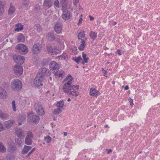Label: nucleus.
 Instances as JSON below:
<instances>
[{"label":"nucleus","mask_w":160,"mask_h":160,"mask_svg":"<svg viewBox=\"0 0 160 160\" xmlns=\"http://www.w3.org/2000/svg\"><path fill=\"white\" fill-rule=\"evenodd\" d=\"M49 79H50V80L51 81L52 80V78L51 77H49Z\"/></svg>","instance_id":"338daca9"},{"label":"nucleus","mask_w":160,"mask_h":160,"mask_svg":"<svg viewBox=\"0 0 160 160\" xmlns=\"http://www.w3.org/2000/svg\"><path fill=\"white\" fill-rule=\"evenodd\" d=\"M128 101L130 103V105L132 107L133 105V104L132 102L133 100L131 98H128Z\"/></svg>","instance_id":"3c124183"},{"label":"nucleus","mask_w":160,"mask_h":160,"mask_svg":"<svg viewBox=\"0 0 160 160\" xmlns=\"http://www.w3.org/2000/svg\"><path fill=\"white\" fill-rule=\"evenodd\" d=\"M36 29L39 32L41 31V27L39 25H37L36 26Z\"/></svg>","instance_id":"8fccbe9b"},{"label":"nucleus","mask_w":160,"mask_h":160,"mask_svg":"<svg viewBox=\"0 0 160 160\" xmlns=\"http://www.w3.org/2000/svg\"><path fill=\"white\" fill-rule=\"evenodd\" d=\"M44 139L47 143H50L52 141V138L49 135L45 137Z\"/></svg>","instance_id":"58836bf2"},{"label":"nucleus","mask_w":160,"mask_h":160,"mask_svg":"<svg viewBox=\"0 0 160 160\" xmlns=\"http://www.w3.org/2000/svg\"><path fill=\"white\" fill-rule=\"evenodd\" d=\"M85 36V32L84 31H82L80 32L78 35V38L79 39L81 40V38H84Z\"/></svg>","instance_id":"4c0bfd02"},{"label":"nucleus","mask_w":160,"mask_h":160,"mask_svg":"<svg viewBox=\"0 0 160 160\" xmlns=\"http://www.w3.org/2000/svg\"><path fill=\"white\" fill-rule=\"evenodd\" d=\"M79 0H74L73 1V4L75 5L78 3Z\"/></svg>","instance_id":"603ef678"},{"label":"nucleus","mask_w":160,"mask_h":160,"mask_svg":"<svg viewBox=\"0 0 160 160\" xmlns=\"http://www.w3.org/2000/svg\"><path fill=\"white\" fill-rule=\"evenodd\" d=\"M67 0H63V2H62V6L63 8H65L67 5Z\"/></svg>","instance_id":"c03bdc74"},{"label":"nucleus","mask_w":160,"mask_h":160,"mask_svg":"<svg viewBox=\"0 0 160 160\" xmlns=\"http://www.w3.org/2000/svg\"><path fill=\"white\" fill-rule=\"evenodd\" d=\"M14 142H8L7 144L8 150L10 152H13L15 151L16 149L14 147Z\"/></svg>","instance_id":"412c9836"},{"label":"nucleus","mask_w":160,"mask_h":160,"mask_svg":"<svg viewBox=\"0 0 160 160\" xmlns=\"http://www.w3.org/2000/svg\"><path fill=\"white\" fill-rule=\"evenodd\" d=\"M82 18H80L79 19V21L78 22V24H81L82 23Z\"/></svg>","instance_id":"864d4df0"},{"label":"nucleus","mask_w":160,"mask_h":160,"mask_svg":"<svg viewBox=\"0 0 160 160\" xmlns=\"http://www.w3.org/2000/svg\"><path fill=\"white\" fill-rule=\"evenodd\" d=\"M16 48L21 52L22 53H23V54L27 53L28 51V48L27 46L23 44H17Z\"/></svg>","instance_id":"39448f33"},{"label":"nucleus","mask_w":160,"mask_h":160,"mask_svg":"<svg viewBox=\"0 0 160 160\" xmlns=\"http://www.w3.org/2000/svg\"><path fill=\"white\" fill-rule=\"evenodd\" d=\"M72 86H73L72 88H71V90L70 89L69 90V91L68 92H71V95H68L70 97H76L78 95V93L77 92L75 91V89H74L75 88L76 89H78L79 88V85H72Z\"/></svg>","instance_id":"9b49d317"},{"label":"nucleus","mask_w":160,"mask_h":160,"mask_svg":"<svg viewBox=\"0 0 160 160\" xmlns=\"http://www.w3.org/2000/svg\"><path fill=\"white\" fill-rule=\"evenodd\" d=\"M14 73L17 75H20L23 73V68L22 67L18 65H16L14 68Z\"/></svg>","instance_id":"ddd939ff"},{"label":"nucleus","mask_w":160,"mask_h":160,"mask_svg":"<svg viewBox=\"0 0 160 160\" xmlns=\"http://www.w3.org/2000/svg\"><path fill=\"white\" fill-rule=\"evenodd\" d=\"M64 105V101H63V100H62L58 102L56 104V105L58 108L62 110L63 108Z\"/></svg>","instance_id":"a878e982"},{"label":"nucleus","mask_w":160,"mask_h":160,"mask_svg":"<svg viewBox=\"0 0 160 160\" xmlns=\"http://www.w3.org/2000/svg\"><path fill=\"white\" fill-rule=\"evenodd\" d=\"M49 90L48 91L46 92V93H48L49 92Z\"/></svg>","instance_id":"774afa93"},{"label":"nucleus","mask_w":160,"mask_h":160,"mask_svg":"<svg viewBox=\"0 0 160 160\" xmlns=\"http://www.w3.org/2000/svg\"><path fill=\"white\" fill-rule=\"evenodd\" d=\"M13 59L15 62L17 63L22 64L24 61L23 56L15 55L13 56Z\"/></svg>","instance_id":"1a4fd4ad"},{"label":"nucleus","mask_w":160,"mask_h":160,"mask_svg":"<svg viewBox=\"0 0 160 160\" xmlns=\"http://www.w3.org/2000/svg\"><path fill=\"white\" fill-rule=\"evenodd\" d=\"M89 94L90 96L95 97H97L98 95H100L99 92L93 88H91L90 89Z\"/></svg>","instance_id":"2eb2a0df"},{"label":"nucleus","mask_w":160,"mask_h":160,"mask_svg":"<svg viewBox=\"0 0 160 160\" xmlns=\"http://www.w3.org/2000/svg\"><path fill=\"white\" fill-rule=\"evenodd\" d=\"M129 89V87H128V85H127V86H126L124 88V89L125 90H128V89Z\"/></svg>","instance_id":"13d9d810"},{"label":"nucleus","mask_w":160,"mask_h":160,"mask_svg":"<svg viewBox=\"0 0 160 160\" xmlns=\"http://www.w3.org/2000/svg\"><path fill=\"white\" fill-rule=\"evenodd\" d=\"M73 79L71 76L68 74L67 78H65L64 81H63V86L62 87L63 91L67 93L68 95H71V92H68L71 88L72 87V85Z\"/></svg>","instance_id":"f257e3e1"},{"label":"nucleus","mask_w":160,"mask_h":160,"mask_svg":"<svg viewBox=\"0 0 160 160\" xmlns=\"http://www.w3.org/2000/svg\"><path fill=\"white\" fill-rule=\"evenodd\" d=\"M112 152V150L111 149H109L108 151V153H109L111 152Z\"/></svg>","instance_id":"e2e57ef3"},{"label":"nucleus","mask_w":160,"mask_h":160,"mask_svg":"<svg viewBox=\"0 0 160 160\" xmlns=\"http://www.w3.org/2000/svg\"><path fill=\"white\" fill-rule=\"evenodd\" d=\"M63 135L64 136H66L67 135L68 133L67 132H63Z\"/></svg>","instance_id":"680f3d73"},{"label":"nucleus","mask_w":160,"mask_h":160,"mask_svg":"<svg viewBox=\"0 0 160 160\" xmlns=\"http://www.w3.org/2000/svg\"><path fill=\"white\" fill-rule=\"evenodd\" d=\"M58 58L60 60H63L67 58V56L66 53H63L62 55L59 56Z\"/></svg>","instance_id":"f704fd0d"},{"label":"nucleus","mask_w":160,"mask_h":160,"mask_svg":"<svg viewBox=\"0 0 160 160\" xmlns=\"http://www.w3.org/2000/svg\"><path fill=\"white\" fill-rule=\"evenodd\" d=\"M62 18L63 20H65L69 19L70 18V12L68 11H63L62 15Z\"/></svg>","instance_id":"6ab92c4d"},{"label":"nucleus","mask_w":160,"mask_h":160,"mask_svg":"<svg viewBox=\"0 0 160 160\" xmlns=\"http://www.w3.org/2000/svg\"><path fill=\"white\" fill-rule=\"evenodd\" d=\"M54 5L57 7H59V1L58 0H55L54 1Z\"/></svg>","instance_id":"09e8293b"},{"label":"nucleus","mask_w":160,"mask_h":160,"mask_svg":"<svg viewBox=\"0 0 160 160\" xmlns=\"http://www.w3.org/2000/svg\"><path fill=\"white\" fill-rule=\"evenodd\" d=\"M62 28L61 23L60 22H57L54 26V30L55 32L58 34L60 33L62 30Z\"/></svg>","instance_id":"dca6fc26"},{"label":"nucleus","mask_w":160,"mask_h":160,"mask_svg":"<svg viewBox=\"0 0 160 160\" xmlns=\"http://www.w3.org/2000/svg\"><path fill=\"white\" fill-rule=\"evenodd\" d=\"M15 142L16 144L18 147H21L22 146L23 143L21 138H17L16 139Z\"/></svg>","instance_id":"7c9ffc66"},{"label":"nucleus","mask_w":160,"mask_h":160,"mask_svg":"<svg viewBox=\"0 0 160 160\" xmlns=\"http://www.w3.org/2000/svg\"><path fill=\"white\" fill-rule=\"evenodd\" d=\"M22 85L21 81L18 79L13 80L10 84L11 89L16 91L20 90L22 88Z\"/></svg>","instance_id":"f03ea898"},{"label":"nucleus","mask_w":160,"mask_h":160,"mask_svg":"<svg viewBox=\"0 0 160 160\" xmlns=\"http://www.w3.org/2000/svg\"><path fill=\"white\" fill-rule=\"evenodd\" d=\"M50 72L49 69H47L45 68L42 67L39 70V72L37 75L39 74L40 76L42 77L43 78H44L45 75L48 76L50 75Z\"/></svg>","instance_id":"0eeeda50"},{"label":"nucleus","mask_w":160,"mask_h":160,"mask_svg":"<svg viewBox=\"0 0 160 160\" xmlns=\"http://www.w3.org/2000/svg\"><path fill=\"white\" fill-rule=\"evenodd\" d=\"M35 108L37 113L39 115H42L44 114L45 112L43 108L39 103L35 104Z\"/></svg>","instance_id":"423d86ee"},{"label":"nucleus","mask_w":160,"mask_h":160,"mask_svg":"<svg viewBox=\"0 0 160 160\" xmlns=\"http://www.w3.org/2000/svg\"><path fill=\"white\" fill-rule=\"evenodd\" d=\"M44 79V78H43L42 77L40 76L39 74H37L33 81L34 85L38 87L42 86L43 84L42 83V82Z\"/></svg>","instance_id":"20e7f679"},{"label":"nucleus","mask_w":160,"mask_h":160,"mask_svg":"<svg viewBox=\"0 0 160 160\" xmlns=\"http://www.w3.org/2000/svg\"><path fill=\"white\" fill-rule=\"evenodd\" d=\"M67 101L68 102H70L71 101V99L70 98H68V100H67Z\"/></svg>","instance_id":"0e129e2a"},{"label":"nucleus","mask_w":160,"mask_h":160,"mask_svg":"<svg viewBox=\"0 0 160 160\" xmlns=\"http://www.w3.org/2000/svg\"><path fill=\"white\" fill-rule=\"evenodd\" d=\"M15 133L18 137L21 139L24 138L25 136V134L22 130L19 128H17L16 129Z\"/></svg>","instance_id":"4468645a"},{"label":"nucleus","mask_w":160,"mask_h":160,"mask_svg":"<svg viewBox=\"0 0 160 160\" xmlns=\"http://www.w3.org/2000/svg\"><path fill=\"white\" fill-rule=\"evenodd\" d=\"M54 74L55 76L60 78H63L65 74L64 71H60L57 72Z\"/></svg>","instance_id":"c85d7f7f"},{"label":"nucleus","mask_w":160,"mask_h":160,"mask_svg":"<svg viewBox=\"0 0 160 160\" xmlns=\"http://www.w3.org/2000/svg\"><path fill=\"white\" fill-rule=\"evenodd\" d=\"M35 150V148H32V150L29 152L28 154H30L32 152L34 151Z\"/></svg>","instance_id":"5fc2aeb1"},{"label":"nucleus","mask_w":160,"mask_h":160,"mask_svg":"<svg viewBox=\"0 0 160 160\" xmlns=\"http://www.w3.org/2000/svg\"><path fill=\"white\" fill-rule=\"evenodd\" d=\"M80 45L78 47L79 50H82L85 46V42L83 39H81Z\"/></svg>","instance_id":"473e14b6"},{"label":"nucleus","mask_w":160,"mask_h":160,"mask_svg":"<svg viewBox=\"0 0 160 160\" xmlns=\"http://www.w3.org/2000/svg\"><path fill=\"white\" fill-rule=\"evenodd\" d=\"M31 148L32 147L30 146H25L23 149L22 151V153L23 154H26Z\"/></svg>","instance_id":"b1692460"},{"label":"nucleus","mask_w":160,"mask_h":160,"mask_svg":"<svg viewBox=\"0 0 160 160\" xmlns=\"http://www.w3.org/2000/svg\"><path fill=\"white\" fill-rule=\"evenodd\" d=\"M28 120L29 122L35 123H38L39 119L38 116L31 113L28 115Z\"/></svg>","instance_id":"6e6552de"},{"label":"nucleus","mask_w":160,"mask_h":160,"mask_svg":"<svg viewBox=\"0 0 160 160\" xmlns=\"http://www.w3.org/2000/svg\"><path fill=\"white\" fill-rule=\"evenodd\" d=\"M33 137V134L32 132H28L25 139V143L28 145H31L32 143V140Z\"/></svg>","instance_id":"9d476101"},{"label":"nucleus","mask_w":160,"mask_h":160,"mask_svg":"<svg viewBox=\"0 0 160 160\" xmlns=\"http://www.w3.org/2000/svg\"><path fill=\"white\" fill-rule=\"evenodd\" d=\"M9 116V113L4 112L2 110H0V118L4 120L8 119Z\"/></svg>","instance_id":"aec40b11"},{"label":"nucleus","mask_w":160,"mask_h":160,"mask_svg":"<svg viewBox=\"0 0 160 160\" xmlns=\"http://www.w3.org/2000/svg\"><path fill=\"white\" fill-rule=\"evenodd\" d=\"M60 68L59 65L54 61H52L50 64V70L55 74L58 72Z\"/></svg>","instance_id":"7ed1b4c3"},{"label":"nucleus","mask_w":160,"mask_h":160,"mask_svg":"<svg viewBox=\"0 0 160 160\" xmlns=\"http://www.w3.org/2000/svg\"><path fill=\"white\" fill-rule=\"evenodd\" d=\"M14 120H10L5 122V125L6 127L9 128L12 127L14 123Z\"/></svg>","instance_id":"4be33fe9"},{"label":"nucleus","mask_w":160,"mask_h":160,"mask_svg":"<svg viewBox=\"0 0 160 160\" xmlns=\"http://www.w3.org/2000/svg\"><path fill=\"white\" fill-rule=\"evenodd\" d=\"M35 8H37V9H39V5H36L35 6Z\"/></svg>","instance_id":"052dcab7"},{"label":"nucleus","mask_w":160,"mask_h":160,"mask_svg":"<svg viewBox=\"0 0 160 160\" xmlns=\"http://www.w3.org/2000/svg\"><path fill=\"white\" fill-rule=\"evenodd\" d=\"M42 48L41 44L39 43L34 44L32 47V52L34 54L39 53Z\"/></svg>","instance_id":"f8f14e48"},{"label":"nucleus","mask_w":160,"mask_h":160,"mask_svg":"<svg viewBox=\"0 0 160 160\" xmlns=\"http://www.w3.org/2000/svg\"><path fill=\"white\" fill-rule=\"evenodd\" d=\"M48 39L51 41H53L55 39V37L53 33H48Z\"/></svg>","instance_id":"a19ab883"},{"label":"nucleus","mask_w":160,"mask_h":160,"mask_svg":"<svg viewBox=\"0 0 160 160\" xmlns=\"http://www.w3.org/2000/svg\"><path fill=\"white\" fill-rule=\"evenodd\" d=\"M72 60L75 62L79 64L80 61L82 60V58L81 56L78 57H73Z\"/></svg>","instance_id":"72a5a7b5"},{"label":"nucleus","mask_w":160,"mask_h":160,"mask_svg":"<svg viewBox=\"0 0 160 160\" xmlns=\"http://www.w3.org/2000/svg\"><path fill=\"white\" fill-rule=\"evenodd\" d=\"M61 52L60 49L59 47L55 46L54 48L53 55H55L57 53H59Z\"/></svg>","instance_id":"e433bc0d"},{"label":"nucleus","mask_w":160,"mask_h":160,"mask_svg":"<svg viewBox=\"0 0 160 160\" xmlns=\"http://www.w3.org/2000/svg\"><path fill=\"white\" fill-rule=\"evenodd\" d=\"M89 35L91 39L92 40H95L97 37V33L92 31L89 33Z\"/></svg>","instance_id":"cd10ccee"},{"label":"nucleus","mask_w":160,"mask_h":160,"mask_svg":"<svg viewBox=\"0 0 160 160\" xmlns=\"http://www.w3.org/2000/svg\"><path fill=\"white\" fill-rule=\"evenodd\" d=\"M15 10L16 9L14 6L11 4L8 11V13L10 15H13L15 12Z\"/></svg>","instance_id":"5701e85b"},{"label":"nucleus","mask_w":160,"mask_h":160,"mask_svg":"<svg viewBox=\"0 0 160 160\" xmlns=\"http://www.w3.org/2000/svg\"><path fill=\"white\" fill-rule=\"evenodd\" d=\"M52 0H44L43 3L44 8H49L52 5Z\"/></svg>","instance_id":"f3484780"},{"label":"nucleus","mask_w":160,"mask_h":160,"mask_svg":"<svg viewBox=\"0 0 160 160\" xmlns=\"http://www.w3.org/2000/svg\"><path fill=\"white\" fill-rule=\"evenodd\" d=\"M103 71L104 72L103 75H104V76L107 77V76H106V73H107L104 70H103Z\"/></svg>","instance_id":"bf43d9fd"},{"label":"nucleus","mask_w":160,"mask_h":160,"mask_svg":"<svg viewBox=\"0 0 160 160\" xmlns=\"http://www.w3.org/2000/svg\"><path fill=\"white\" fill-rule=\"evenodd\" d=\"M82 57L83 59V61L82 62V64L83 65H84L85 63H88V58L87 57L86 54L84 53H82Z\"/></svg>","instance_id":"c756f323"},{"label":"nucleus","mask_w":160,"mask_h":160,"mask_svg":"<svg viewBox=\"0 0 160 160\" xmlns=\"http://www.w3.org/2000/svg\"><path fill=\"white\" fill-rule=\"evenodd\" d=\"M4 3L0 1V14H2L4 12Z\"/></svg>","instance_id":"2f4dec72"},{"label":"nucleus","mask_w":160,"mask_h":160,"mask_svg":"<svg viewBox=\"0 0 160 160\" xmlns=\"http://www.w3.org/2000/svg\"><path fill=\"white\" fill-rule=\"evenodd\" d=\"M18 42H23L25 41V38L23 35L22 33H19L17 37Z\"/></svg>","instance_id":"393cba45"},{"label":"nucleus","mask_w":160,"mask_h":160,"mask_svg":"<svg viewBox=\"0 0 160 160\" xmlns=\"http://www.w3.org/2000/svg\"><path fill=\"white\" fill-rule=\"evenodd\" d=\"M61 109L58 108L57 109H55L54 110L53 113L55 115L59 114L60 112H61Z\"/></svg>","instance_id":"79ce46f5"},{"label":"nucleus","mask_w":160,"mask_h":160,"mask_svg":"<svg viewBox=\"0 0 160 160\" xmlns=\"http://www.w3.org/2000/svg\"><path fill=\"white\" fill-rule=\"evenodd\" d=\"M13 110L14 111H16V110L15 102V101H13L12 102Z\"/></svg>","instance_id":"a18cd8bd"},{"label":"nucleus","mask_w":160,"mask_h":160,"mask_svg":"<svg viewBox=\"0 0 160 160\" xmlns=\"http://www.w3.org/2000/svg\"><path fill=\"white\" fill-rule=\"evenodd\" d=\"M29 3V2L28 0H23L22 2V4L23 7H26Z\"/></svg>","instance_id":"37998d69"},{"label":"nucleus","mask_w":160,"mask_h":160,"mask_svg":"<svg viewBox=\"0 0 160 160\" xmlns=\"http://www.w3.org/2000/svg\"><path fill=\"white\" fill-rule=\"evenodd\" d=\"M112 83L113 84H114L115 83V82L114 81H113L112 82Z\"/></svg>","instance_id":"69168bd1"},{"label":"nucleus","mask_w":160,"mask_h":160,"mask_svg":"<svg viewBox=\"0 0 160 160\" xmlns=\"http://www.w3.org/2000/svg\"><path fill=\"white\" fill-rule=\"evenodd\" d=\"M49 61L47 59H44L43 61V62H42V65L43 66H46L47 65Z\"/></svg>","instance_id":"de8ad7c7"},{"label":"nucleus","mask_w":160,"mask_h":160,"mask_svg":"<svg viewBox=\"0 0 160 160\" xmlns=\"http://www.w3.org/2000/svg\"><path fill=\"white\" fill-rule=\"evenodd\" d=\"M116 53L118 54L119 55H121V52H120V50H118L116 52Z\"/></svg>","instance_id":"6e6d98bb"},{"label":"nucleus","mask_w":160,"mask_h":160,"mask_svg":"<svg viewBox=\"0 0 160 160\" xmlns=\"http://www.w3.org/2000/svg\"><path fill=\"white\" fill-rule=\"evenodd\" d=\"M0 151L2 152H4L6 151V148L1 142H0Z\"/></svg>","instance_id":"c9c22d12"},{"label":"nucleus","mask_w":160,"mask_h":160,"mask_svg":"<svg viewBox=\"0 0 160 160\" xmlns=\"http://www.w3.org/2000/svg\"><path fill=\"white\" fill-rule=\"evenodd\" d=\"M17 28L15 29L14 30L17 32L21 31L23 29V26L20 23H18L16 24Z\"/></svg>","instance_id":"bb28decb"},{"label":"nucleus","mask_w":160,"mask_h":160,"mask_svg":"<svg viewBox=\"0 0 160 160\" xmlns=\"http://www.w3.org/2000/svg\"><path fill=\"white\" fill-rule=\"evenodd\" d=\"M7 98V93L4 89L0 88V98L6 99Z\"/></svg>","instance_id":"a211bd4d"},{"label":"nucleus","mask_w":160,"mask_h":160,"mask_svg":"<svg viewBox=\"0 0 160 160\" xmlns=\"http://www.w3.org/2000/svg\"><path fill=\"white\" fill-rule=\"evenodd\" d=\"M47 49L49 53H51L53 55L54 52V48L51 46H48L47 47Z\"/></svg>","instance_id":"ea45409f"},{"label":"nucleus","mask_w":160,"mask_h":160,"mask_svg":"<svg viewBox=\"0 0 160 160\" xmlns=\"http://www.w3.org/2000/svg\"><path fill=\"white\" fill-rule=\"evenodd\" d=\"M89 17L91 21H92L94 19V18L93 17L89 16Z\"/></svg>","instance_id":"4d7b16f0"},{"label":"nucleus","mask_w":160,"mask_h":160,"mask_svg":"<svg viewBox=\"0 0 160 160\" xmlns=\"http://www.w3.org/2000/svg\"><path fill=\"white\" fill-rule=\"evenodd\" d=\"M5 130V128L3 126L2 124L0 121V132Z\"/></svg>","instance_id":"49530a36"}]
</instances>
